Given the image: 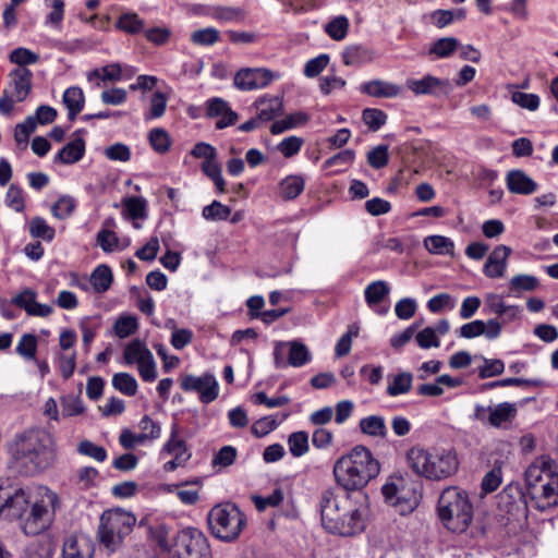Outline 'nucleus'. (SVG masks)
<instances>
[{"mask_svg":"<svg viewBox=\"0 0 558 558\" xmlns=\"http://www.w3.org/2000/svg\"><path fill=\"white\" fill-rule=\"evenodd\" d=\"M287 345L289 347V365L293 367H301L311 360V353L304 343L293 340L287 342Z\"/></svg>","mask_w":558,"mask_h":558,"instance_id":"nucleus-33","label":"nucleus"},{"mask_svg":"<svg viewBox=\"0 0 558 558\" xmlns=\"http://www.w3.org/2000/svg\"><path fill=\"white\" fill-rule=\"evenodd\" d=\"M9 77V94H11L13 99L17 102L25 100L32 89V71L26 68H16L10 72Z\"/></svg>","mask_w":558,"mask_h":558,"instance_id":"nucleus-17","label":"nucleus"},{"mask_svg":"<svg viewBox=\"0 0 558 558\" xmlns=\"http://www.w3.org/2000/svg\"><path fill=\"white\" fill-rule=\"evenodd\" d=\"M329 63V56L326 53L319 54L316 58L308 60L304 66V75L306 77H316L319 75Z\"/></svg>","mask_w":558,"mask_h":558,"instance_id":"nucleus-64","label":"nucleus"},{"mask_svg":"<svg viewBox=\"0 0 558 558\" xmlns=\"http://www.w3.org/2000/svg\"><path fill=\"white\" fill-rule=\"evenodd\" d=\"M202 170L214 182L219 193H223L226 191V182L222 177L221 166L217 161V157L211 160L203 161Z\"/></svg>","mask_w":558,"mask_h":558,"instance_id":"nucleus-37","label":"nucleus"},{"mask_svg":"<svg viewBox=\"0 0 558 558\" xmlns=\"http://www.w3.org/2000/svg\"><path fill=\"white\" fill-rule=\"evenodd\" d=\"M506 182L508 190L514 194L530 195L537 190L536 182L519 169L509 171Z\"/></svg>","mask_w":558,"mask_h":558,"instance_id":"nucleus-23","label":"nucleus"},{"mask_svg":"<svg viewBox=\"0 0 558 558\" xmlns=\"http://www.w3.org/2000/svg\"><path fill=\"white\" fill-rule=\"evenodd\" d=\"M413 375L409 372H401L392 378V381L387 387V395L397 397L404 395L411 390Z\"/></svg>","mask_w":558,"mask_h":558,"instance_id":"nucleus-36","label":"nucleus"},{"mask_svg":"<svg viewBox=\"0 0 558 558\" xmlns=\"http://www.w3.org/2000/svg\"><path fill=\"white\" fill-rule=\"evenodd\" d=\"M75 201L70 196L60 197L51 207V214L58 219H65L73 213Z\"/></svg>","mask_w":558,"mask_h":558,"instance_id":"nucleus-57","label":"nucleus"},{"mask_svg":"<svg viewBox=\"0 0 558 558\" xmlns=\"http://www.w3.org/2000/svg\"><path fill=\"white\" fill-rule=\"evenodd\" d=\"M85 154V141L77 136L69 142L54 157L56 162L72 165L80 161Z\"/></svg>","mask_w":558,"mask_h":558,"instance_id":"nucleus-25","label":"nucleus"},{"mask_svg":"<svg viewBox=\"0 0 558 558\" xmlns=\"http://www.w3.org/2000/svg\"><path fill=\"white\" fill-rule=\"evenodd\" d=\"M362 119L368 129L375 132L386 123L387 114L380 109L367 108L363 110Z\"/></svg>","mask_w":558,"mask_h":558,"instance_id":"nucleus-52","label":"nucleus"},{"mask_svg":"<svg viewBox=\"0 0 558 558\" xmlns=\"http://www.w3.org/2000/svg\"><path fill=\"white\" fill-rule=\"evenodd\" d=\"M349 20L344 15L333 17L325 25V32L333 40H342L345 38L349 31Z\"/></svg>","mask_w":558,"mask_h":558,"instance_id":"nucleus-39","label":"nucleus"},{"mask_svg":"<svg viewBox=\"0 0 558 558\" xmlns=\"http://www.w3.org/2000/svg\"><path fill=\"white\" fill-rule=\"evenodd\" d=\"M511 100L523 109L535 111L539 107V97L536 94H526L523 92H513Z\"/></svg>","mask_w":558,"mask_h":558,"instance_id":"nucleus-63","label":"nucleus"},{"mask_svg":"<svg viewBox=\"0 0 558 558\" xmlns=\"http://www.w3.org/2000/svg\"><path fill=\"white\" fill-rule=\"evenodd\" d=\"M171 558H210L207 537L196 527L181 530L174 538Z\"/></svg>","mask_w":558,"mask_h":558,"instance_id":"nucleus-10","label":"nucleus"},{"mask_svg":"<svg viewBox=\"0 0 558 558\" xmlns=\"http://www.w3.org/2000/svg\"><path fill=\"white\" fill-rule=\"evenodd\" d=\"M367 496L359 493H339L326 488L319 497L322 524L326 531L341 536H353L364 531Z\"/></svg>","mask_w":558,"mask_h":558,"instance_id":"nucleus-2","label":"nucleus"},{"mask_svg":"<svg viewBox=\"0 0 558 558\" xmlns=\"http://www.w3.org/2000/svg\"><path fill=\"white\" fill-rule=\"evenodd\" d=\"M511 252V248L507 245L496 246L484 264V275L488 278L504 277L507 269V259Z\"/></svg>","mask_w":558,"mask_h":558,"instance_id":"nucleus-19","label":"nucleus"},{"mask_svg":"<svg viewBox=\"0 0 558 558\" xmlns=\"http://www.w3.org/2000/svg\"><path fill=\"white\" fill-rule=\"evenodd\" d=\"M504 371L505 363L500 359H484V364L477 369L481 379L499 376Z\"/></svg>","mask_w":558,"mask_h":558,"instance_id":"nucleus-55","label":"nucleus"},{"mask_svg":"<svg viewBox=\"0 0 558 558\" xmlns=\"http://www.w3.org/2000/svg\"><path fill=\"white\" fill-rule=\"evenodd\" d=\"M53 544L48 537L29 545L25 551V558H51L53 555Z\"/></svg>","mask_w":558,"mask_h":558,"instance_id":"nucleus-43","label":"nucleus"},{"mask_svg":"<svg viewBox=\"0 0 558 558\" xmlns=\"http://www.w3.org/2000/svg\"><path fill=\"white\" fill-rule=\"evenodd\" d=\"M390 288L386 281H373L365 288V301L369 307L374 308L388 296Z\"/></svg>","mask_w":558,"mask_h":558,"instance_id":"nucleus-29","label":"nucleus"},{"mask_svg":"<svg viewBox=\"0 0 558 558\" xmlns=\"http://www.w3.org/2000/svg\"><path fill=\"white\" fill-rule=\"evenodd\" d=\"M379 471V462L364 446H355L348 454L340 457L332 470L337 484L345 492L362 490Z\"/></svg>","mask_w":558,"mask_h":558,"instance_id":"nucleus-5","label":"nucleus"},{"mask_svg":"<svg viewBox=\"0 0 558 558\" xmlns=\"http://www.w3.org/2000/svg\"><path fill=\"white\" fill-rule=\"evenodd\" d=\"M459 47V41L454 37H442L436 40L430 48L429 52L436 54L438 58H448Z\"/></svg>","mask_w":558,"mask_h":558,"instance_id":"nucleus-47","label":"nucleus"},{"mask_svg":"<svg viewBox=\"0 0 558 558\" xmlns=\"http://www.w3.org/2000/svg\"><path fill=\"white\" fill-rule=\"evenodd\" d=\"M62 101L69 111V120L74 121L77 114L83 110L85 104V96L82 88L77 86L66 88L63 93Z\"/></svg>","mask_w":558,"mask_h":558,"instance_id":"nucleus-27","label":"nucleus"},{"mask_svg":"<svg viewBox=\"0 0 558 558\" xmlns=\"http://www.w3.org/2000/svg\"><path fill=\"white\" fill-rule=\"evenodd\" d=\"M112 280L111 269L107 265H99L90 275V284L98 293L106 292L110 288Z\"/></svg>","mask_w":558,"mask_h":558,"instance_id":"nucleus-34","label":"nucleus"},{"mask_svg":"<svg viewBox=\"0 0 558 558\" xmlns=\"http://www.w3.org/2000/svg\"><path fill=\"white\" fill-rule=\"evenodd\" d=\"M360 332V326L356 323L349 325L348 330L342 337L338 340L335 353L336 356L342 357L350 353L352 347V339L356 338Z\"/></svg>","mask_w":558,"mask_h":558,"instance_id":"nucleus-41","label":"nucleus"},{"mask_svg":"<svg viewBox=\"0 0 558 558\" xmlns=\"http://www.w3.org/2000/svg\"><path fill=\"white\" fill-rule=\"evenodd\" d=\"M181 388L184 391L198 392L203 403H210L218 397V383L211 374H204L199 377L186 375L181 380Z\"/></svg>","mask_w":558,"mask_h":558,"instance_id":"nucleus-12","label":"nucleus"},{"mask_svg":"<svg viewBox=\"0 0 558 558\" xmlns=\"http://www.w3.org/2000/svg\"><path fill=\"white\" fill-rule=\"evenodd\" d=\"M539 280L532 275H517L511 278L509 289L511 292H530L538 288Z\"/></svg>","mask_w":558,"mask_h":558,"instance_id":"nucleus-42","label":"nucleus"},{"mask_svg":"<svg viewBox=\"0 0 558 558\" xmlns=\"http://www.w3.org/2000/svg\"><path fill=\"white\" fill-rule=\"evenodd\" d=\"M210 16L220 22H238L243 19V12L236 8L216 7L211 10Z\"/></svg>","mask_w":558,"mask_h":558,"instance_id":"nucleus-59","label":"nucleus"},{"mask_svg":"<svg viewBox=\"0 0 558 558\" xmlns=\"http://www.w3.org/2000/svg\"><path fill=\"white\" fill-rule=\"evenodd\" d=\"M16 353L27 360H35L37 352V337L33 333H24L15 349Z\"/></svg>","mask_w":558,"mask_h":558,"instance_id":"nucleus-49","label":"nucleus"},{"mask_svg":"<svg viewBox=\"0 0 558 558\" xmlns=\"http://www.w3.org/2000/svg\"><path fill=\"white\" fill-rule=\"evenodd\" d=\"M98 471L92 466H83L76 472V485L80 489H89L95 486L96 478L98 477Z\"/></svg>","mask_w":558,"mask_h":558,"instance_id":"nucleus-61","label":"nucleus"},{"mask_svg":"<svg viewBox=\"0 0 558 558\" xmlns=\"http://www.w3.org/2000/svg\"><path fill=\"white\" fill-rule=\"evenodd\" d=\"M28 230L33 238L43 239L48 242L52 241L56 234L54 229L41 217L33 218L29 221Z\"/></svg>","mask_w":558,"mask_h":558,"instance_id":"nucleus-40","label":"nucleus"},{"mask_svg":"<svg viewBox=\"0 0 558 558\" xmlns=\"http://www.w3.org/2000/svg\"><path fill=\"white\" fill-rule=\"evenodd\" d=\"M220 39V33L214 27L201 28L192 33L191 41L197 46H213Z\"/></svg>","mask_w":558,"mask_h":558,"instance_id":"nucleus-50","label":"nucleus"},{"mask_svg":"<svg viewBox=\"0 0 558 558\" xmlns=\"http://www.w3.org/2000/svg\"><path fill=\"white\" fill-rule=\"evenodd\" d=\"M526 492L520 493L526 506L545 511L558 506V468L548 457L535 459L525 471Z\"/></svg>","mask_w":558,"mask_h":558,"instance_id":"nucleus-4","label":"nucleus"},{"mask_svg":"<svg viewBox=\"0 0 558 558\" xmlns=\"http://www.w3.org/2000/svg\"><path fill=\"white\" fill-rule=\"evenodd\" d=\"M367 162L374 169H380L387 166L389 162L388 146L378 145L369 150L367 154Z\"/></svg>","mask_w":558,"mask_h":558,"instance_id":"nucleus-56","label":"nucleus"},{"mask_svg":"<svg viewBox=\"0 0 558 558\" xmlns=\"http://www.w3.org/2000/svg\"><path fill=\"white\" fill-rule=\"evenodd\" d=\"M255 106L257 118L264 122L272 120L282 110V101L278 97L259 98Z\"/></svg>","mask_w":558,"mask_h":558,"instance_id":"nucleus-28","label":"nucleus"},{"mask_svg":"<svg viewBox=\"0 0 558 558\" xmlns=\"http://www.w3.org/2000/svg\"><path fill=\"white\" fill-rule=\"evenodd\" d=\"M437 513L442 525L454 533H462L473 520V506L465 490L449 486L445 488L437 504Z\"/></svg>","mask_w":558,"mask_h":558,"instance_id":"nucleus-7","label":"nucleus"},{"mask_svg":"<svg viewBox=\"0 0 558 558\" xmlns=\"http://www.w3.org/2000/svg\"><path fill=\"white\" fill-rule=\"evenodd\" d=\"M145 38L155 46H163L171 38V31L166 26H153L143 31Z\"/></svg>","mask_w":558,"mask_h":558,"instance_id":"nucleus-54","label":"nucleus"},{"mask_svg":"<svg viewBox=\"0 0 558 558\" xmlns=\"http://www.w3.org/2000/svg\"><path fill=\"white\" fill-rule=\"evenodd\" d=\"M169 96L160 88H157L147 98V109L145 111V120L151 121L161 118L167 108Z\"/></svg>","mask_w":558,"mask_h":558,"instance_id":"nucleus-26","label":"nucleus"},{"mask_svg":"<svg viewBox=\"0 0 558 558\" xmlns=\"http://www.w3.org/2000/svg\"><path fill=\"white\" fill-rule=\"evenodd\" d=\"M112 386L120 392L133 396L137 390L136 379L128 373H118L112 377Z\"/></svg>","mask_w":558,"mask_h":558,"instance_id":"nucleus-48","label":"nucleus"},{"mask_svg":"<svg viewBox=\"0 0 558 558\" xmlns=\"http://www.w3.org/2000/svg\"><path fill=\"white\" fill-rule=\"evenodd\" d=\"M207 116L210 118H220L216 122V128L219 130L234 124L238 119V114L232 111L228 104L221 98L208 100Z\"/></svg>","mask_w":558,"mask_h":558,"instance_id":"nucleus-21","label":"nucleus"},{"mask_svg":"<svg viewBox=\"0 0 558 558\" xmlns=\"http://www.w3.org/2000/svg\"><path fill=\"white\" fill-rule=\"evenodd\" d=\"M138 327L137 318L132 315H121L114 323V335L121 339L131 336Z\"/></svg>","mask_w":558,"mask_h":558,"instance_id":"nucleus-46","label":"nucleus"},{"mask_svg":"<svg viewBox=\"0 0 558 558\" xmlns=\"http://www.w3.org/2000/svg\"><path fill=\"white\" fill-rule=\"evenodd\" d=\"M308 120V116L304 112H294L288 114L286 118L275 121L270 126L272 134H280L284 131L294 129L299 125L305 124Z\"/></svg>","mask_w":558,"mask_h":558,"instance_id":"nucleus-35","label":"nucleus"},{"mask_svg":"<svg viewBox=\"0 0 558 558\" xmlns=\"http://www.w3.org/2000/svg\"><path fill=\"white\" fill-rule=\"evenodd\" d=\"M148 142L151 148L158 154H166L171 146L170 135L162 128L153 129L148 133Z\"/></svg>","mask_w":558,"mask_h":558,"instance_id":"nucleus-38","label":"nucleus"},{"mask_svg":"<svg viewBox=\"0 0 558 558\" xmlns=\"http://www.w3.org/2000/svg\"><path fill=\"white\" fill-rule=\"evenodd\" d=\"M207 519L213 535L226 542L236 539L245 525L243 512L230 502L213 507Z\"/></svg>","mask_w":558,"mask_h":558,"instance_id":"nucleus-9","label":"nucleus"},{"mask_svg":"<svg viewBox=\"0 0 558 558\" xmlns=\"http://www.w3.org/2000/svg\"><path fill=\"white\" fill-rule=\"evenodd\" d=\"M95 545L90 537L84 534L70 535L62 546V558H93Z\"/></svg>","mask_w":558,"mask_h":558,"instance_id":"nucleus-16","label":"nucleus"},{"mask_svg":"<svg viewBox=\"0 0 558 558\" xmlns=\"http://www.w3.org/2000/svg\"><path fill=\"white\" fill-rule=\"evenodd\" d=\"M274 80V73L264 68L242 69L234 75V85L242 90L264 88Z\"/></svg>","mask_w":558,"mask_h":558,"instance_id":"nucleus-15","label":"nucleus"},{"mask_svg":"<svg viewBox=\"0 0 558 558\" xmlns=\"http://www.w3.org/2000/svg\"><path fill=\"white\" fill-rule=\"evenodd\" d=\"M36 292L32 289L21 291L12 300L13 304L24 310L29 316L47 317L52 313V307L36 301Z\"/></svg>","mask_w":558,"mask_h":558,"instance_id":"nucleus-18","label":"nucleus"},{"mask_svg":"<svg viewBox=\"0 0 558 558\" xmlns=\"http://www.w3.org/2000/svg\"><path fill=\"white\" fill-rule=\"evenodd\" d=\"M142 526L146 527L147 542L154 548L155 555H165L170 551L169 530L163 521L146 517L142 519Z\"/></svg>","mask_w":558,"mask_h":558,"instance_id":"nucleus-14","label":"nucleus"},{"mask_svg":"<svg viewBox=\"0 0 558 558\" xmlns=\"http://www.w3.org/2000/svg\"><path fill=\"white\" fill-rule=\"evenodd\" d=\"M62 415L64 417L80 415L84 412V405L78 397L68 395L61 398Z\"/></svg>","mask_w":558,"mask_h":558,"instance_id":"nucleus-58","label":"nucleus"},{"mask_svg":"<svg viewBox=\"0 0 558 558\" xmlns=\"http://www.w3.org/2000/svg\"><path fill=\"white\" fill-rule=\"evenodd\" d=\"M289 450L295 458L304 456L308 451V435L300 430L292 433L288 438Z\"/></svg>","mask_w":558,"mask_h":558,"instance_id":"nucleus-44","label":"nucleus"},{"mask_svg":"<svg viewBox=\"0 0 558 558\" xmlns=\"http://www.w3.org/2000/svg\"><path fill=\"white\" fill-rule=\"evenodd\" d=\"M230 215L231 208L218 201L205 206L202 211L203 218L211 221L227 220Z\"/></svg>","mask_w":558,"mask_h":558,"instance_id":"nucleus-45","label":"nucleus"},{"mask_svg":"<svg viewBox=\"0 0 558 558\" xmlns=\"http://www.w3.org/2000/svg\"><path fill=\"white\" fill-rule=\"evenodd\" d=\"M367 50L359 45L347 47L342 52V61L345 65L356 66L366 60Z\"/></svg>","mask_w":558,"mask_h":558,"instance_id":"nucleus-53","label":"nucleus"},{"mask_svg":"<svg viewBox=\"0 0 558 558\" xmlns=\"http://www.w3.org/2000/svg\"><path fill=\"white\" fill-rule=\"evenodd\" d=\"M252 500L258 511H264L267 507H277L283 500L281 488H276L269 496H253Z\"/></svg>","mask_w":558,"mask_h":558,"instance_id":"nucleus-60","label":"nucleus"},{"mask_svg":"<svg viewBox=\"0 0 558 558\" xmlns=\"http://www.w3.org/2000/svg\"><path fill=\"white\" fill-rule=\"evenodd\" d=\"M57 500L56 494L45 489L39 499L32 501L25 489L12 485L8 480L0 481V514L8 519H21L22 529L27 535H37L49 527Z\"/></svg>","mask_w":558,"mask_h":558,"instance_id":"nucleus-1","label":"nucleus"},{"mask_svg":"<svg viewBox=\"0 0 558 558\" xmlns=\"http://www.w3.org/2000/svg\"><path fill=\"white\" fill-rule=\"evenodd\" d=\"M361 92L376 98H395L402 94V87L398 84L373 80L361 85Z\"/></svg>","mask_w":558,"mask_h":558,"instance_id":"nucleus-22","label":"nucleus"},{"mask_svg":"<svg viewBox=\"0 0 558 558\" xmlns=\"http://www.w3.org/2000/svg\"><path fill=\"white\" fill-rule=\"evenodd\" d=\"M9 60L17 64L19 68H26L27 65L37 63L39 56L27 48L19 47L11 51Z\"/></svg>","mask_w":558,"mask_h":558,"instance_id":"nucleus-51","label":"nucleus"},{"mask_svg":"<svg viewBox=\"0 0 558 558\" xmlns=\"http://www.w3.org/2000/svg\"><path fill=\"white\" fill-rule=\"evenodd\" d=\"M405 86L415 96H440L450 94L452 86L448 80H441L430 74L422 78H408Z\"/></svg>","mask_w":558,"mask_h":558,"instance_id":"nucleus-13","label":"nucleus"},{"mask_svg":"<svg viewBox=\"0 0 558 558\" xmlns=\"http://www.w3.org/2000/svg\"><path fill=\"white\" fill-rule=\"evenodd\" d=\"M136 524V517L120 508L106 510L98 526V541L109 553L116 551Z\"/></svg>","mask_w":558,"mask_h":558,"instance_id":"nucleus-8","label":"nucleus"},{"mask_svg":"<svg viewBox=\"0 0 558 558\" xmlns=\"http://www.w3.org/2000/svg\"><path fill=\"white\" fill-rule=\"evenodd\" d=\"M425 248L437 255H453V242L444 235H429L424 240Z\"/></svg>","mask_w":558,"mask_h":558,"instance_id":"nucleus-32","label":"nucleus"},{"mask_svg":"<svg viewBox=\"0 0 558 558\" xmlns=\"http://www.w3.org/2000/svg\"><path fill=\"white\" fill-rule=\"evenodd\" d=\"M517 416V407L514 403L501 402L495 407H490L488 414V425L500 428L511 423Z\"/></svg>","mask_w":558,"mask_h":558,"instance_id":"nucleus-24","label":"nucleus"},{"mask_svg":"<svg viewBox=\"0 0 558 558\" xmlns=\"http://www.w3.org/2000/svg\"><path fill=\"white\" fill-rule=\"evenodd\" d=\"M385 500L401 514L412 512L418 505L421 495L415 488L400 487L396 483H387L381 488Z\"/></svg>","mask_w":558,"mask_h":558,"instance_id":"nucleus-11","label":"nucleus"},{"mask_svg":"<svg viewBox=\"0 0 558 558\" xmlns=\"http://www.w3.org/2000/svg\"><path fill=\"white\" fill-rule=\"evenodd\" d=\"M360 428L362 433L372 436V437H379L385 438L387 436V427L385 424V420L383 416L379 415H369L366 417H363L360 421Z\"/></svg>","mask_w":558,"mask_h":558,"instance_id":"nucleus-30","label":"nucleus"},{"mask_svg":"<svg viewBox=\"0 0 558 558\" xmlns=\"http://www.w3.org/2000/svg\"><path fill=\"white\" fill-rule=\"evenodd\" d=\"M303 138L299 136H288L283 138L277 146V149L286 157L291 158L295 156L303 146Z\"/></svg>","mask_w":558,"mask_h":558,"instance_id":"nucleus-62","label":"nucleus"},{"mask_svg":"<svg viewBox=\"0 0 558 558\" xmlns=\"http://www.w3.org/2000/svg\"><path fill=\"white\" fill-rule=\"evenodd\" d=\"M407 462L415 474L433 481L450 477L459 466L458 457L453 451L421 447H413L408 451Z\"/></svg>","mask_w":558,"mask_h":558,"instance_id":"nucleus-6","label":"nucleus"},{"mask_svg":"<svg viewBox=\"0 0 558 558\" xmlns=\"http://www.w3.org/2000/svg\"><path fill=\"white\" fill-rule=\"evenodd\" d=\"M163 451L173 456V459L163 464V470L167 472L174 471L177 468L185 465L191 458V453L189 452L184 441L177 439L174 432L172 433L171 438L166 442Z\"/></svg>","mask_w":558,"mask_h":558,"instance_id":"nucleus-20","label":"nucleus"},{"mask_svg":"<svg viewBox=\"0 0 558 558\" xmlns=\"http://www.w3.org/2000/svg\"><path fill=\"white\" fill-rule=\"evenodd\" d=\"M10 454L15 469L25 475H33L53 463V436L44 429H28L15 437Z\"/></svg>","mask_w":558,"mask_h":558,"instance_id":"nucleus-3","label":"nucleus"},{"mask_svg":"<svg viewBox=\"0 0 558 558\" xmlns=\"http://www.w3.org/2000/svg\"><path fill=\"white\" fill-rule=\"evenodd\" d=\"M304 186L301 175H288L280 182V195L286 201L294 199L303 192Z\"/></svg>","mask_w":558,"mask_h":558,"instance_id":"nucleus-31","label":"nucleus"}]
</instances>
